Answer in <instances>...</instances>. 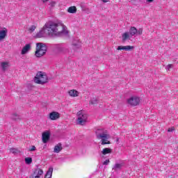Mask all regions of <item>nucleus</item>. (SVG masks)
I'll return each mask as SVG.
<instances>
[{"mask_svg":"<svg viewBox=\"0 0 178 178\" xmlns=\"http://www.w3.org/2000/svg\"><path fill=\"white\" fill-rule=\"evenodd\" d=\"M65 25L60 23L49 22L36 33L35 37V38H42V37H46V35L56 37V35H62V34H65Z\"/></svg>","mask_w":178,"mask_h":178,"instance_id":"1","label":"nucleus"},{"mask_svg":"<svg viewBox=\"0 0 178 178\" xmlns=\"http://www.w3.org/2000/svg\"><path fill=\"white\" fill-rule=\"evenodd\" d=\"M97 140H102V145L106 144H111V141L108 140L111 138V135L108 132V130L104 128H99L95 131Z\"/></svg>","mask_w":178,"mask_h":178,"instance_id":"2","label":"nucleus"},{"mask_svg":"<svg viewBox=\"0 0 178 178\" xmlns=\"http://www.w3.org/2000/svg\"><path fill=\"white\" fill-rule=\"evenodd\" d=\"M47 44L45 43H37L36 44V51L35 55L37 58H41L47 54Z\"/></svg>","mask_w":178,"mask_h":178,"instance_id":"3","label":"nucleus"},{"mask_svg":"<svg viewBox=\"0 0 178 178\" xmlns=\"http://www.w3.org/2000/svg\"><path fill=\"white\" fill-rule=\"evenodd\" d=\"M34 82L36 83V84H47V83H48L47 74L42 72H38L35 76Z\"/></svg>","mask_w":178,"mask_h":178,"instance_id":"4","label":"nucleus"},{"mask_svg":"<svg viewBox=\"0 0 178 178\" xmlns=\"http://www.w3.org/2000/svg\"><path fill=\"white\" fill-rule=\"evenodd\" d=\"M76 116H77V120H76L77 124H80V126H84L86 123H87L88 115L84 113L83 111H79L76 113Z\"/></svg>","mask_w":178,"mask_h":178,"instance_id":"5","label":"nucleus"},{"mask_svg":"<svg viewBox=\"0 0 178 178\" xmlns=\"http://www.w3.org/2000/svg\"><path fill=\"white\" fill-rule=\"evenodd\" d=\"M54 51L56 54H69V49L63 45V44H56L54 45Z\"/></svg>","mask_w":178,"mask_h":178,"instance_id":"6","label":"nucleus"},{"mask_svg":"<svg viewBox=\"0 0 178 178\" xmlns=\"http://www.w3.org/2000/svg\"><path fill=\"white\" fill-rule=\"evenodd\" d=\"M128 104L131 106H137L140 105V97H132L128 99Z\"/></svg>","mask_w":178,"mask_h":178,"instance_id":"7","label":"nucleus"},{"mask_svg":"<svg viewBox=\"0 0 178 178\" xmlns=\"http://www.w3.org/2000/svg\"><path fill=\"white\" fill-rule=\"evenodd\" d=\"M44 171L41 168H36L32 175V178H40L43 175Z\"/></svg>","mask_w":178,"mask_h":178,"instance_id":"8","label":"nucleus"},{"mask_svg":"<svg viewBox=\"0 0 178 178\" xmlns=\"http://www.w3.org/2000/svg\"><path fill=\"white\" fill-rule=\"evenodd\" d=\"M60 118V114L56 111H53L49 113V119L51 120H58Z\"/></svg>","mask_w":178,"mask_h":178,"instance_id":"9","label":"nucleus"},{"mask_svg":"<svg viewBox=\"0 0 178 178\" xmlns=\"http://www.w3.org/2000/svg\"><path fill=\"white\" fill-rule=\"evenodd\" d=\"M49 137H51V134L48 132H44L42 135V140L44 144H46V143H48L49 140Z\"/></svg>","mask_w":178,"mask_h":178,"instance_id":"10","label":"nucleus"},{"mask_svg":"<svg viewBox=\"0 0 178 178\" xmlns=\"http://www.w3.org/2000/svg\"><path fill=\"white\" fill-rule=\"evenodd\" d=\"M31 49V44H27L22 48L21 54L26 55V54H27V52H29V51H30Z\"/></svg>","mask_w":178,"mask_h":178,"instance_id":"11","label":"nucleus"},{"mask_svg":"<svg viewBox=\"0 0 178 178\" xmlns=\"http://www.w3.org/2000/svg\"><path fill=\"white\" fill-rule=\"evenodd\" d=\"M129 35L131 37L137 35V28L134 26H131L129 29Z\"/></svg>","mask_w":178,"mask_h":178,"instance_id":"12","label":"nucleus"},{"mask_svg":"<svg viewBox=\"0 0 178 178\" xmlns=\"http://www.w3.org/2000/svg\"><path fill=\"white\" fill-rule=\"evenodd\" d=\"M53 172H54V167H49L46 175H44V178H52Z\"/></svg>","mask_w":178,"mask_h":178,"instance_id":"13","label":"nucleus"},{"mask_svg":"<svg viewBox=\"0 0 178 178\" xmlns=\"http://www.w3.org/2000/svg\"><path fill=\"white\" fill-rule=\"evenodd\" d=\"M7 34H8L7 30H0V41H3Z\"/></svg>","mask_w":178,"mask_h":178,"instance_id":"14","label":"nucleus"},{"mask_svg":"<svg viewBox=\"0 0 178 178\" xmlns=\"http://www.w3.org/2000/svg\"><path fill=\"white\" fill-rule=\"evenodd\" d=\"M62 149H63V147H62V143H58L54 147V152H56V154H59Z\"/></svg>","mask_w":178,"mask_h":178,"instance_id":"15","label":"nucleus"},{"mask_svg":"<svg viewBox=\"0 0 178 178\" xmlns=\"http://www.w3.org/2000/svg\"><path fill=\"white\" fill-rule=\"evenodd\" d=\"M122 37V42H126L127 40H130V38H131L129 32L124 33Z\"/></svg>","mask_w":178,"mask_h":178,"instance_id":"16","label":"nucleus"},{"mask_svg":"<svg viewBox=\"0 0 178 178\" xmlns=\"http://www.w3.org/2000/svg\"><path fill=\"white\" fill-rule=\"evenodd\" d=\"M10 119L15 122H19V120H20V115L16 113H14L11 115Z\"/></svg>","mask_w":178,"mask_h":178,"instance_id":"17","label":"nucleus"},{"mask_svg":"<svg viewBox=\"0 0 178 178\" xmlns=\"http://www.w3.org/2000/svg\"><path fill=\"white\" fill-rule=\"evenodd\" d=\"M70 97H79V92L76 90H71L68 91Z\"/></svg>","mask_w":178,"mask_h":178,"instance_id":"18","label":"nucleus"},{"mask_svg":"<svg viewBox=\"0 0 178 178\" xmlns=\"http://www.w3.org/2000/svg\"><path fill=\"white\" fill-rule=\"evenodd\" d=\"M103 155H107V154H112V149L106 147L102 151Z\"/></svg>","mask_w":178,"mask_h":178,"instance_id":"19","label":"nucleus"},{"mask_svg":"<svg viewBox=\"0 0 178 178\" xmlns=\"http://www.w3.org/2000/svg\"><path fill=\"white\" fill-rule=\"evenodd\" d=\"M8 67H9V63H6V62L1 63V69L3 72H6V70H8Z\"/></svg>","mask_w":178,"mask_h":178,"instance_id":"20","label":"nucleus"},{"mask_svg":"<svg viewBox=\"0 0 178 178\" xmlns=\"http://www.w3.org/2000/svg\"><path fill=\"white\" fill-rule=\"evenodd\" d=\"M76 12L77 8H76V6H71L67 10L68 13H76Z\"/></svg>","mask_w":178,"mask_h":178,"instance_id":"21","label":"nucleus"},{"mask_svg":"<svg viewBox=\"0 0 178 178\" xmlns=\"http://www.w3.org/2000/svg\"><path fill=\"white\" fill-rule=\"evenodd\" d=\"M123 165L120 163H116L114 167L113 168V170H115L116 172V170H120V169H122V167Z\"/></svg>","mask_w":178,"mask_h":178,"instance_id":"22","label":"nucleus"},{"mask_svg":"<svg viewBox=\"0 0 178 178\" xmlns=\"http://www.w3.org/2000/svg\"><path fill=\"white\" fill-rule=\"evenodd\" d=\"M72 48L73 49H77V48H80V42H73Z\"/></svg>","mask_w":178,"mask_h":178,"instance_id":"23","label":"nucleus"},{"mask_svg":"<svg viewBox=\"0 0 178 178\" xmlns=\"http://www.w3.org/2000/svg\"><path fill=\"white\" fill-rule=\"evenodd\" d=\"M33 163V159L31 157H26L25 158V163L26 165H31Z\"/></svg>","mask_w":178,"mask_h":178,"instance_id":"24","label":"nucleus"},{"mask_svg":"<svg viewBox=\"0 0 178 178\" xmlns=\"http://www.w3.org/2000/svg\"><path fill=\"white\" fill-rule=\"evenodd\" d=\"M10 152H11V154H19V152H20L19 151V149H17L16 148H10Z\"/></svg>","mask_w":178,"mask_h":178,"instance_id":"25","label":"nucleus"},{"mask_svg":"<svg viewBox=\"0 0 178 178\" xmlns=\"http://www.w3.org/2000/svg\"><path fill=\"white\" fill-rule=\"evenodd\" d=\"M131 49H134V47L133 46H124V51H131Z\"/></svg>","mask_w":178,"mask_h":178,"instance_id":"26","label":"nucleus"},{"mask_svg":"<svg viewBox=\"0 0 178 178\" xmlns=\"http://www.w3.org/2000/svg\"><path fill=\"white\" fill-rule=\"evenodd\" d=\"M90 104H91L92 105H97V104H98V99L93 98L90 100Z\"/></svg>","mask_w":178,"mask_h":178,"instance_id":"27","label":"nucleus"},{"mask_svg":"<svg viewBox=\"0 0 178 178\" xmlns=\"http://www.w3.org/2000/svg\"><path fill=\"white\" fill-rule=\"evenodd\" d=\"M143 31V28H140L138 30H137L136 35H142Z\"/></svg>","mask_w":178,"mask_h":178,"instance_id":"28","label":"nucleus"},{"mask_svg":"<svg viewBox=\"0 0 178 178\" xmlns=\"http://www.w3.org/2000/svg\"><path fill=\"white\" fill-rule=\"evenodd\" d=\"M35 29H37V27L35 25H32L29 29V31H30L31 33H33V31H34L35 30Z\"/></svg>","mask_w":178,"mask_h":178,"instance_id":"29","label":"nucleus"},{"mask_svg":"<svg viewBox=\"0 0 178 178\" xmlns=\"http://www.w3.org/2000/svg\"><path fill=\"white\" fill-rule=\"evenodd\" d=\"M172 67H173V65L169 64L166 67V70H170V69H172Z\"/></svg>","mask_w":178,"mask_h":178,"instance_id":"30","label":"nucleus"},{"mask_svg":"<svg viewBox=\"0 0 178 178\" xmlns=\"http://www.w3.org/2000/svg\"><path fill=\"white\" fill-rule=\"evenodd\" d=\"M117 49H118V51L124 50V46H118Z\"/></svg>","mask_w":178,"mask_h":178,"instance_id":"31","label":"nucleus"},{"mask_svg":"<svg viewBox=\"0 0 178 178\" xmlns=\"http://www.w3.org/2000/svg\"><path fill=\"white\" fill-rule=\"evenodd\" d=\"M55 5H56V2H55V1L50 2V6H51L52 8H54V6H55Z\"/></svg>","mask_w":178,"mask_h":178,"instance_id":"32","label":"nucleus"},{"mask_svg":"<svg viewBox=\"0 0 178 178\" xmlns=\"http://www.w3.org/2000/svg\"><path fill=\"white\" fill-rule=\"evenodd\" d=\"M168 131L169 133H170V132H172V131H175V127H171V128H169L168 130Z\"/></svg>","mask_w":178,"mask_h":178,"instance_id":"33","label":"nucleus"},{"mask_svg":"<svg viewBox=\"0 0 178 178\" xmlns=\"http://www.w3.org/2000/svg\"><path fill=\"white\" fill-rule=\"evenodd\" d=\"M35 146H32V147L31 149H29V151L31 152H33V151H35Z\"/></svg>","mask_w":178,"mask_h":178,"instance_id":"34","label":"nucleus"},{"mask_svg":"<svg viewBox=\"0 0 178 178\" xmlns=\"http://www.w3.org/2000/svg\"><path fill=\"white\" fill-rule=\"evenodd\" d=\"M109 159H106V161H104V162H103V165H108V163H109Z\"/></svg>","mask_w":178,"mask_h":178,"instance_id":"35","label":"nucleus"},{"mask_svg":"<svg viewBox=\"0 0 178 178\" xmlns=\"http://www.w3.org/2000/svg\"><path fill=\"white\" fill-rule=\"evenodd\" d=\"M102 2H104V3H106V2H108L109 0H102Z\"/></svg>","mask_w":178,"mask_h":178,"instance_id":"36","label":"nucleus"},{"mask_svg":"<svg viewBox=\"0 0 178 178\" xmlns=\"http://www.w3.org/2000/svg\"><path fill=\"white\" fill-rule=\"evenodd\" d=\"M147 1L151 3V2H154V0H147Z\"/></svg>","mask_w":178,"mask_h":178,"instance_id":"37","label":"nucleus"},{"mask_svg":"<svg viewBox=\"0 0 178 178\" xmlns=\"http://www.w3.org/2000/svg\"><path fill=\"white\" fill-rule=\"evenodd\" d=\"M42 2H44H44H48V1H49V0H42Z\"/></svg>","mask_w":178,"mask_h":178,"instance_id":"38","label":"nucleus"},{"mask_svg":"<svg viewBox=\"0 0 178 178\" xmlns=\"http://www.w3.org/2000/svg\"><path fill=\"white\" fill-rule=\"evenodd\" d=\"M116 141H117V142L119 141V138H117Z\"/></svg>","mask_w":178,"mask_h":178,"instance_id":"39","label":"nucleus"}]
</instances>
